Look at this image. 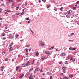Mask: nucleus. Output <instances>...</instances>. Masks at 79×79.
Listing matches in <instances>:
<instances>
[{"mask_svg": "<svg viewBox=\"0 0 79 79\" xmlns=\"http://www.w3.org/2000/svg\"><path fill=\"white\" fill-rule=\"evenodd\" d=\"M18 36H19V35H18V34H17L16 35V38H18Z\"/></svg>", "mask_w": 79, "mask_h": 79, "instance_id": "26", "label": "nucleus"}, {"mask_svg": "<svg viewBox=\"0 0 79 79\" xmlns=\"http://www.w3.org/2000/svg\"><path fill=\"white\" fill-rule=\"evenodd\" d=\"M66 17H67V18H69V15H66Z\"/></svg>", "mask_w": 79, "mask_h": 79, "instance_id": "29", "label": "nucleus"}, {"mask_svg": "<svg viewBox=\"0 0 79 79\" xmlns=\"http://www.w3.org/2000/svg\"><path fill=\"white\" fill-rule=\"evenodd\" d=\"M41 45H42V46H44V45H45V43H44V42H43L42 44H41Z\"/></svg>", "mask_w": 79, "mask_h": 79, "instance_id": "15", "label": "nucleus"}, {"mask_svg": "<svg viewBox=\"0 0 79 79\" xmlns=\"http://www.w3.org/2000/svg\"><path fill=\"white\" fill-rule=\"evenodd\" d=\"M31 48H29V49H28V50L29 51H31Z\"/></svg>", "mask_w": 79, "mask_h": 79, "instance_id": "61", "label": "nucleus"}, {"mask_svg": "<svg viewBox=\"0 0 79 79\" xmlns=\"http://www.w3.org/2000/svg\"><path fill=\"white\" fill-rule=\"evenodd\" d=\"M11 79H16V78H15L14 77V78H11Z\"/></svg>", "mask_w": 79, "mask_h": 79, "instance_id": "64", "label": "nucleus"}, {"mask_svg": "<svg viewBox=\"0 0 79 79\" xmlns=\"http://www.w3.org/2000/svg\"><path fill=\"white\" fill-rule=\"evenodd\" d=\"M12 18H15V15H12L11 16Z\"/></svg>", "mask_w": 79, "mask_h": 79, "instance_id": "22", "label": "nucleus"}, {"mask_svg": "<svg viewBox=\"0 0 79 79\" xmlns=\"http://www.w3.org/2000/svg\"><path fill=\"white\" fill-rule=\"evenodd\" d=\"M36 71H40V69H39V68H38L35 69Z\"/></svg>", "mask_w": 79, "mask_h": 79, "instance_id": "8", "label": "nucleus"}, {"mask_svg": "<svg viewBox=\"0 0 79 79\" xmlns=\"http://www.w3.org/2000/svg\"><path fill=\"white\" fill-rule=\"evenodd\" d=\"M72 13V11L71 10H69L68 12H67L68 14H69V15H70Z\"/></svg>", "mask_w": 79, "mask_h": 79, "instance_id": "4", "label": "nucleus"}, {"mask_svg": "<svg viewBox=\"0 0 79 79\" xmlns=\"http://www.w3.org/2000/svg\"><path fill=\"white\" fill-rule=\"evenodd\" d=\"M64 79H69V78L68 77H66V76H64L63 78Z\"/></svg>", "mask_w": 79, "mask_h": 79, "instance_id": "7", "label": "nucleus"}, {"mask_svg": "<svg viewBox=\"0 0 79 79\" xmlns=\"http://www.w3.org/2000/svg\"><path fill=\"white\" fill-rule=\"evenodd\" d=\"M7 60H8V58H6L5 59V61H7Z\"/></svg>", "mask_w": 79, "mask_h": 79, "instance_id": "54", "label": "nucleus"}, {"mask_svg": "<svg viewBox=\"0 0 79 79\" xmlns=\"http://www.w3.org/2000/svg\"><path fill=\"white\" fill-rule=\"evenodd\" d=\"M39 53H36V54L35 56H39Z\"/></svg>", "mask_w": 79, "mask_h": 79, "instance_id": "14", "label": "nucleus"}, {"mask_svg": "<svg viewBox=\"0 0 79 79\" xmlns=\"http://www.w3.org/2000/svg\"><path fill=\"white\" fill-rule=\"evenodd\" d=\"M62 9H63V7H61L60 8V10L61 11H63Z\"/></svg>", "mask_w": 79, "mask_h": 79, "instance_id": "28", "label": "nucleus"}, {"mask_svg": "<svg viewBox=\"0 0 79 79\" xmlns=\"http://www.w3.org/2000/svg\"><path fill=\"white\" fill-rule=\"evenodd\" d=\"M47 7L48 8H50V6H48V5H47Z\"/></svg>", "mask_w": 79, "mask_h": 79, "instance_id": "41", "label": "nucleus"}, {"mask_svg": "<svg viewBox=\"0 0 79 79\" xmlns=\"http://www.w3.org/2000/svg\"><path fill=\"white\" fill-rule=\"evenodd\" d=\"M25 51L26 52H28V49H27V48H26V49H25Z\"/></svg>", "mask_w": 79, "mask_h": 79, "instance_id": "27", "label": "nucleus"}, {"mask_svg": "<svg viewBox=\"0 0 79 79\" xmlns=\"http://www.w3.org/2000/svg\"><path fill=\"white\" fill-rule=\"evenodd\" d=\"M36 64H37V66H39V64H40L39 62H37L36 63Z\"/></svg>", "mask_w": 79, "mask_h": 79, "instance_id": "23", "label": "nucleus"}, {"mask_svg": "<svg viewBox=\"0 0 79 79\" xmlns=\"http://www.w3.org/2000/svg\"><path fill=\"white\" fill-rule=\"evenodd\" d=\"M2 11H3V9H0V13H2Z\"/></svg>", "mask_w": 79, "mask_h": 79, "instance_id": "24", "label": "nucleus"}, {"mask_svg": "<svg viewBox=\"0 0 79 79\" xmlns=\"http://www.w3.org/2000/svg\"><path fill=\"white\" fill-rule=\"evenodd\" d=\"M69 63L68 62V61H66L64 62V64H68Z\"/></svg>", "mask_w": 79, "mask_h": 79, "instance_id": "13", "label": "nucleus"}, {"mask_svg": "<svg viewBox=\"0 0 79 79\" xmlns=\"http://www.w3.org/2000/svg\"><path fill=\"white\" fill-rule=\"evenodd\" d=\"M69 50H72L73 48H72L71 47H70L69 48Z\"/></svg>", "mask_w": 79, "mask_h": 79, "instance_id": "35", "label": "nucleus"}, {"mask_svg": "<svg viewBox=\"0 0 79 79\" xmlns=\"http://www.w3.org/2000/svg\"><path fill=\"white\" fill-rule=\"evenodd\" d=\"M1 6H4V4H2Z\"/></svg>", "mask_w": 79, "mask_h": 79, "instance_id": "48", "label": "nucleus"}, {"mask_svg": "<svg viewBox=\"0 0 79 79\" xmlns=\"http://www.w3.org/2000/svg\"><path fill=\"white\" fill-rule=\"evenodd\" d=\"M18 9H19V7L18 6H17L16 8V10H18Z\"/></svg>", "mask_w": 79, "mask_h": 79, "instance_id": "20", "label": "nucleus"}, {"mask_svg": "<svg viewBox=\"0 0 79 79\" xmlns=\"http://www.w3.org/2000/svg\"><path fill=\"white\" fill-rule=\"evenodd\" d=\"M31 75H30V77H33V76H32V74H31Z\"/></svg>", "mask_w": 79, "mask_h": 79, "instance_id": "53", "label": "nucleus"}, {"mask_svg": "<svg viewBox=\"0 0 79 79\" xmlns=\"http://www.w3.org/2000/svg\"><path fill=\"white\" fill-rule=\"evenodd\" d=\"M75 61V59H72V61H73V62H74V61Z\"/></svg>", "mask_w": 79, "mask_h": 79, "instance_id": "40", "label": "nucleus"}, {"mask_svg": "<svg viewBox=\"0 0 79 79\" xmlns=\"http://www.w3.org/2000/svg\"><path fill=\"white\" fill-rule=\"evenodd\" d=\"M27 2H25V6H27Z\"/></svg>", "mask_w": 79, "mask_h": 79, "instance_id": "19", "label": "nucleus"}, {"mask_svg": "<svg viewBox=\"0 0 79 79\" xmlns=\"http://www.w3.org/2000/svg\"><path fill=\"white\" fill-rule=\"evenodd\" d=\"M13 50V48L12 47H10L9 48V50L10 51H12Z\"/></svg>", "mask_w": 79, "mask_h": 79, "instance_id": "10", "label": "nucleus"}, {"mask_svg": "<svg viewBox=\"0 0 79 79\" xmlns=\"http://www.w3.org/2000/svg\"><path fill=\"white\" fill-rule=\"evenodd\" d=\"M25 19L26 20H29V18H26Z\"/></svg>", "mask_w": 79, "mask_h": 79, "instance_id": "25", "label": "nucleus"}, {"mask_svg": "<svg viewBox=\"0 0 79 79\" xmlns=\"http://www.w3.org/2000/svg\"><path fill=\"white\" fill-rule=\"evenodd\" d=\"M12 2V0H9V3H10V2Z\"/></svg>", "mask_w": 79, "mask_h": 79, "instance_id": "50", "label": "nucleus"}, {"mask_svg": "<svg viewBox=\"0 0 79 79\" xmlns=\"http://www.w3.org/2000/svg\"><path fill=\"white\" fill-rule=\"evenodd\" d=\"M36 73V70L35 69L34 71V73L35 74Z\"/></svg>", "mask_w": 79, "mask_h": 79, "instance_id": "43", "label": "nucleus"}, {"mask_svg": "<svg viewBox=\"0 0 79 79\" xmlns=\"http://www.w3.org/2000/svg\"><path fill=\"white\" fill-rule=\"evenodd\" d=\"M22 67H25V66H26V64H23L22 65Z\"/></svg>", "mask_w": 79, "mask_h": 79, "instance_id": "21", "label": "nucleus"}, {"mask_svg": "<svg viewBox=\"0 0 79 79\" xmlns=\"http://www.w3.org/2000/svg\"><path fill=\"white\" fill-rule=\"evenodd\" d=\"M74 35V33H72L70 34V35Z\"/></svg>", "mask_w": 79, "mask_h": 79, "instance_id": "46", "label": "nucleus"}, {"mask_svg": "<svg viewBox=\"0 0 79 79\" xmlns=\"http://www.w3.org/2000/svg\"><path fill=\"white\" fill-rule=\"evenodd\" d=\"M5 35H6V34H5V33H3L2 34V36H5Z\"/></svg>", "mask_w": 79, "mask_h": 79, "instance_id": "32", "label": "nucleus"}, {"mask_svg": "<svg viewBox=\"0 0 79 79\" xmlns=\"http://www.w3.org/2000/svg\"><path fill=\"white\" fill-rule=\"evenodd\" d=\"M46 53L47 55H50V53L48 52H46Z\"/></svg>", "mask_w": 79, "mask_h": 79, "instance_id": "39", "label": "nucleus"}, {"mask_svg": "<svg viewBox=\"0 0 79 79\" xmlns=\"http://www.w3.org/2000/svg\"><path fill=\"white\" fill-rule=\"evenodd\" d=\"M76 50V48H72V50Z\"/></svg>", "mask_w": 79, "mask_h": 79, "instance_id": "17", "label": "nucleus"}, {"mask_svg": "<svg viewBox=\"0 0 79 79\" xmlns=\"http://www.w3.org/2000/svg\"><path fill=\"white\" fill-rule=\"evenodd\" d=\"M18 69V67H16V71H17Z\"/></svg>", "mask_w": 79, "mask_h": 79, "instance_id": "38", "label": "nucleus"}, {"mask_svg": "<svg viewBox=\"0 0 79 79\" xmlns=\"http://www.w3.org/2000/svg\"><path fill=\"white\" fill-rule=\"evenodd\" d=\"M22 77H23L21 76L20 77H19V79H21Z\"/></svg>", "mask_w": 79, "mask_h": 79, "instance_id": "55", "label": "nucleus"}, {"mask_svg": "<svg viewBox=\"0 0 79 79\" xmlns=\"http://www.w3.org/2000/svg\"><path fill=\"white\" fill-rule=\"evenodd\" d=\"M63 73H66V71H65V70H63Z\"/></svg>", "mask_w": 79, "mask_h": 79, "instance_id": "49", "label": "nucleus"}, {"mask_svg": "<svg viewBox=\"0 0 79 79\" xmlns=\"http://www.w3.org/2000/svg\"><path fill=\"white\" fill-rule=\"evenodd\" d=\"M6 52H2V55H4L5 53Z\"/></svg>", "mask_w": 79, "mask_h": 79, "instance_id": "42", "label": "nucleus"}, {"mask_svg": "<svg viewBox=\"0 0 79 79\" xmlns=\"http://www.w3.org/2000/svg\"><path fill=\"white\" fill-rule=\"evenodd\" d=\"M77 8L76 7H74L73 8V9L74 10H76V9Z\"/></svg>", "mask_w": 79, "mask_h": 79, "instance_id": "37", "label": "nucleus"}, {"mask_svg": "<svg viewBox=\"0 0 79 79\" xmlns=\"http://www.w3.org/2000/svg\"><path fill=\"white\" fill-rule=\"evenodd\" d=\"M24 74H23L21 75V76L23 77H24Z\"/></svg>", "mask_w": 79, "mask_h": 79, "instance_id": "47", "label": "nucleus"}, {"mask_svg": "<svg viewBox=\"0 0 79 79\" xmlns=\"http://www.w3.org/2000/svg\"><path fill=\"white\" fill-rule=\"evenodd\" d=\"M31 64V63H30V62L29 61H28L27 62V63L26 64V66H29Z\"/></svg>", "mask_w": 79, "mask_h": 79, "instance_id": "2", "label": "nucleus"}, {"mask_svg": "<svg viewBox=\"0 0 79 79\" xmlns=\"http://www.w3.org/2000/svg\"><path fill=\"white\" fill-rule=\"evenodd\" d=\"M61 55L62 56H66V54L65 53H62L61 54Z\"/></svg>", "mask_w": 79, "mask_h": 79, "instance_id": "5", "label": "nucleus"}, {"mask_svg": "<svg viewBox=\"0 0 79 79\" xmlns=\"http://www.w3.org/2000/svg\"><path fill=\"white\" fill-rule=\"evenodd\" d=\"M56 52H58V49L57 48L56 49Z\"/></svg>", "mask_w": 79, "mask_h": 79, "instance_id": "52", "label": "nucleus"}, {"mask_svg": "<svg viewBox=\"0 0 79 79\" xmlns=\"http://www.w3.org/2000/svg\"><path fill=\"white\" fill-rule=\"evenodd\" d=\"M13 37H14L13 36V35H9L10 39H12V38H13Z\"/></svg>", "mask_w": 79, "mask_h": 79, "instance_id": "6", "label": "nucleus"}, {"mask_svg": "<svg viewBox=\"0 0 79 79\" xmlns=\"http://www.w3.org/2000/svg\"><path fill=\"white\" fill-rule=\"evenodd\" d=\"M50 79H53V78L52 77V76H50Z\"/></svg>", "mask_w": 79, "mask_h": 79, "instance_id": "57", "label": "nucleus"}, {"mask_svg": "<svg viewBox=\"0 0 79 79\" xmlns=\"http://www.w3.org/2000/svg\"><path fill=\"white\" fill-rule=\"evenodd\" d=\"M69 77H70L71 78L72 77H73V76L72 74H70L69 75Z\"/></svg>", "mask_w": 79, "mask_h": 79, "instance_id": "9", "label": "nucleus"}, {"mask_svg": "<svg viewBox=\"0 0 79 79\" xmlns=\"http://www.w3.org/2000/svg\"><path fill=\"white\" fill-rule=\"evenodd\" d=\"M19 15V13H17V15Z\"/></svg>", "mask_w": 79, "mask_h": 79, "instance_id": "58", "label": "nucleus"}, {"mask_svg": "<svg viewBox=\"0 0 79 79\" xmlns=\"http://www.w3.org/2000/svg\"><path fill=\"white\" fill-rule=\"evenodd\" d=\"M9 4H10L9 2H6V4H7V5H9Z\"/></svg>", "mask_w": 79, "mask_h": 79, "instance_id": "36", "label": "nucleus"}, {"mask_svg": "<svg viewBox=\"0 0 79 79\" xmlns=\"http://www.w3.org/2000/svg\"><path fill=\"white\" fill-rule=\"evenodd\" d=\"M30 30L32 32L33 34H34V32H33V31H32V30H31V28H30Z\"/></svg>", "mask_w": 79, "mask_h": 79, "instance_id": "30", "label": "nucleus"}, {"mask_svg": "<svg viewBox=\"0 0 79 79\" xmlns=\"http://www.w3.org/2000/svg\"><path fill=\"white\" fill-rule=\"evenodd\" d=\"M33 70V68H31V69H30L29 70V72H31V71Z\"/></svg>", "mask_w": 79, "mask_h": 79, "instance_id": "18", "label": "nucleus"}, {"mask_svg": "<svg viewBox=\"0 0 79 79\" xmlns=\"http://www.w3.org/2000/svg\"><path fill=\"white\" fill-rule=\"evenodd\" d=\"M29 55V53L27 52L26 53V55Z\"/></svg>", "mask_w": 79, "mask_h": 79, "instance_id": "56", "label": "nucleus"}, {"mask_svg": "<svg viewBox=\"0 0 79 79\" xmlns=\"http://www.w3.org/2000/svg\"><path fill=\"white\" fill-rule=\"evenodd\" d=\"M55 48V47L54 46H52V47H51V48H52V49H53Z\"/></svg>", "mask_w": 79, "mask_h": 79, "instance_id": "45", "label": "nucleus"}, {"mask_svg": "<svg viewBox=\"0 0 79 79\" xmlns=\"http://www.w3.org/2000/svg\"><path fill=\"white\" fill-rule=\"evenodd\" d=\"M31 46V45H28L27 44H26V45H25V47H30Z\"/></svg>", "mask_w": 79, "mask_h": 79, "instance_id": "11", "label": "nucleus"}, {"mask_svg": "<svg viewBox=\"0 0 79 79\" xmlns=\"http://www.w3.org/2000/svg\"><path fill=\"white\" fill-rule=\"evenodd\" d=\"M27 23H31V21H28Z\"/></svg>", "mask_w": 79, "mask_h": 79, "instance_id": "51", "label": "nucleus"}, {"mask_svg": "<svg viewBox=\"0 0 79 79\" xmlns=\"http://www.w3.org/2000/svg\"><path fill=\"white\" fill-rule=\"evenodd\" d=\"M29 79H34V78H31V76H30L29 77Z\"/></svg>", "mask_w": 79, "mask_h": 79, "instance_id": "34", "label": "nucleus"}, {"mask_svg": "<svg viewBox=\"0 0 79 79\" xmlns=\"http://www.w3.org/2000/svg\"><path fill=\"white\" fill-rule=\"evenodd\" d=\"M12 61H14V59H12Z\"/></svg>", "mask_w": 79, "mask_h": 79, "instance_id": "62", "label": "nucleus"}, {"mask_svg": "<svg viewBox=\"0 0 79 79\" xmlns=\"http://www.w3.org/2000/svg\"><path fill=\"white\" fill-rule=\"evenodd\" d=\"M5 14L6 15H7V14H8V13H7V12H5Z\"/></svg>", "mask_w": 79, "mask_h": 79, "instance_id": "63", "label": "nucleus"}, {"mask_svg": "<svg viewBox=\"0 0 79 79\" xmlns=\"http://www.w3.org/2000/svg\"><path fill=\"white\" fill-rule=\"evenodd\" d=\"M42 69H40V73H42Z\"/></svg>", "mask_w": 79, "mask_h": 79, "instance_id": "60", "label": "nucleus"}, {"mask_svg": "<svg viewBox=\"0 0 79 79\" xmlns=\"http://www.w3.org/2000/svg\"><path fill=\"white\" fill-rule=\"evenodd\" d=\"M41 59L42 60H46V57L45 56H42L41 57Z\"/></svg>", "mask_w": 79, "mask_h": 79, "instance_id": "3", "label": "nucleus"}, {"mask_svg": "<svg viewBox=\"0 0 79 79\" xmlns=\"http://www.w3.org/2000/svg\"><path fill=\"white\" fill-rule=\"evenodd\" d=\"M73 56H72L71 58L70 59V60H73Z\"/></svg>", "mask_w": 79, "mask_h": 79, "instance_id": "31", "label": "nucleus"}, {"mask_svg": "<svg viewBox=\"0 0 79 79\" xmlns=\"http://www.w3.org/2000/svg\"><path fill=\"white\" fill-rule=\"evenodd\" d=\"M63 74L62 73H60V76H63Z\"/></svg>", "mask_w": 79, "mask_h": 79, "instance_id": "59", "label": "nucleus"}, {"mask_svg": "<svg viewBox=\"0 0 79 79\" xmlns=\"http://www.w3.org/2000/svg\"><path fill=\"white\" fill-rule=\"evenodd\" d=\"M5 69V66H2L1 67V71H3V69Z\"/></svg>", "mask_w": 79, "mask_h": 79, "instance_id": "1", "label": "nucleus"}, {"mask_svg": "<svg viewBox=\"0 0 79 79\" xmlns=\"http://www.w3.org/2000/svg\"><path fill=\"white\" fill-rule=\"evenodd\" d=\"M24 12H22L20 14V16H23V15H24Z\"/></svg>", "mask_w": 79, "mask_h": 79, "instance_id": "16", "label": "nucleus"}, {"mask_svg": "<svg viewBox=\"0 0 79 79\" xmlns=\"http://www.w3.org/2000/svg\"><path fill=\"white\" fill-rule=\"evenodd\" d=\"M62 63V61H60L59 62V64H61Z\"/></svg>", "mask_w": 79, "mask_h": 79, "instance_id": "44", "label": "nucleus"}, {"mask_svg": "<svg viewBox=\"0 0 79 79\" xmlns=\"http://www.w3.org/2000/svg\"><path fill=\"white\" fill-rule=\"evenodd\" d=\"M62 69H63L64 70H66V67H62Z\"/></svg>", "mask_w": 79, "mask_h": 79, "instance_id": "12", "label": "nucleus"}, {"mask_svg": "<svg viewBox=\"0 0 79 79\" xmlns=\"http://www.w3.org/2000/svg\"><path fill=\"white\" fill-rule=\"evenodd\" d=\"M43 43V42H42V40H41L40 41V44H42Z\"/></svg>", "mask_w": 79, "mask_h": 79, "instance_id": "33", "label": "nucleus"}]
</instances>
